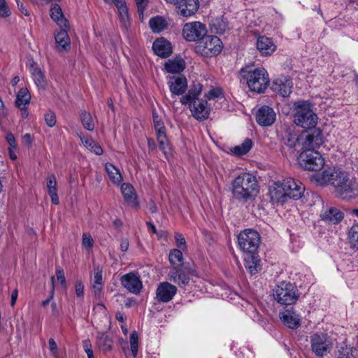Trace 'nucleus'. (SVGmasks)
Instances as JSON below:
<instances>
[{
	"label": "nucleus",
	"mask_w": 358,
	"mask_h": 358,
	"mask_svg": "<svg viewBox=\"0 0 358 358\" xmlns=\"http://www.w3.org/2000/svg\"><path fill=\"white\" fill-rule=\"evenodd\" d=\"M30 71L36 86L38 88L44 89L46 86L45 78L38 65L35 63L31 64L30 66Z\"/></svg>",
	"instance_id": "7c9ffc66"
},
{
	"label": "nucleus",
	"mask_w": 358,
	"mask_h": 358,
	"mask_svg": "<svg viewBox=\"0 0 358 358\" xmlns=\"http://www.w3.org/2000/svg\"><path fill=\"white\" fill-rule=\"evenodd\" d=\"M47 187L48 189V194L57 192V181L55 176L53 174H50L47 178Z\"/></svg>",
	"instance_id": "c03bdc74"
},
{
	"label": "nucleus",
	"mask_w": 358,
	"mask_h": 358,
	"mask_svg": "<svg viewBox=\"0 0 358 358\" xmlns=\"http://www.w3.org/2000/svg\"><path fill=\"white\" fill-rule=\"evenodd\" d=\"M122 285L129 292L138 294L143 288L140 277L134 272L122 275L120 278Z\"/></svg>",
	"instance_id": "4468645a"
},
{
	"label": "nucleus",
	"mask_w": 358,
	"mask_h": 358,
	"mask_svg": "<svg viewBox=\"0 0 358 358\" xmlns=\"http://www.w3.org/2000/svg\"><path fill=\"white\" fill-rule=\"evenodd\" d=\"M81 140L85 146L92 152H94L97 155H101L103 154V149L97 142L94 141L92 138H86L85 140L81 138Z\"/></svg>",
	"instance_id": "58836bf2"
},
{
	"label": "nucleus",
	"mask_w": 358,
	"mask_h": 358,
	"mask_svg": "<svg viewBox=\"0 0 358 358\" xmlns=\"http://www.w3.org/2000/svg\"><path fill=\"white\" fill-rule=\"evenodd\" d=\"M280 319L289 329H296L301 326V318L292 309L285 310L281 314Z\"/></svg>",
	"instance_id": "393cba45"
},
{
	"label": "nucleus",
	"mask_w": 358,
	"mask_h": 358,
	"mask_svg": "<svg viewBox=\"0 0 358 358\" xmlns=\"http://www.w3.org/2000/svg\"><path fill=\"white\" fill-rule=\"evenodd\" d=\"M207 34L206 26L200 22L187 23L182 29L183 37L187 41L199 42Z\"/></svg>",
	"instance_id": "f8f14e48"
},
{
	"label": "nucleus",
	"mask_w": 358,
	"mask_h": 358,
	"mask_svg": "<svg viewBox=\"0 0 358 358\" xmlns=\"http://www.w3.org/2000/svg\"><path fill=\"white\" fill-rule=\"evenodd\" d=\"M121 192L127 203L131 207L138 206L137 197L134 187L127 183H124L121 186Z\"/></svg>",
	"instance_id": "c85d7f7f"
},
{
	"label": "nucleus",
	"mask_w": 358,
	"mask_h": 358,
	"mask_svg": "<svg viewBox=\"0 0 358 358\" xmlns=\"http://www.w3.org/2000/svg\"><path fill=\"white\" fill-rule=\"evenodd\" d=\"M259 259L255 254H248L247 257H245V266L247 271L251 274H256L260 269Z\"/></svg>",
	"instance_id": "2f4dec72"
},
{
	"label": "nucleus",
	"mask_w": 358,
	"mask_h": 358,
	"mask_svg": "<svg viewBox=\"0 0 358 358\" xmlns=\"http://www.w3.org/2000/svg\"><path fill=\"white\" fill-rule=\"evenodd\" d=\"M56 275H57V280H59L61 285L65 288L66 287V282L64 272L61 267H57Z\"/></svg>",
	"instance_id": "8fccbe9b"
},
{
	"label": "nucleus",
	"mask_w": 358,
	"mask_h": 358,
	"mask_svg": "<svg viewBox=\"0 0 358 358\" xmlns=\"http://www.w3.org/2000/svg\"><path fill=\"white\" fill-rule=\"evenodd\" d=\"M260 235L253 229H247L238 236V245L242 251L248 254H255L260 244Z\"/></svg>",
	"instance_id": "1a4fd4ad"
},
{
	"label": "nucleus",
	"mask_w": 358,
	"mask_h": 358,
	"mask_svg": "<svg viewBox=\"0 0 358 358\" xmlns=\"http://www.w3.org/2000/svg\"><path fill=\"white\" fill-rule=\"evenodd\" d=\"M221 94V92L220 90L218 89H212L210 90L208 93V99H211V98H217V97H219V96Z\"/></svg>",
	"instance_id": "680f3d73"
},
{
	"label": "nucleus",
	"mask_w": 358,
	"mask_h": 358,
	"mask_svg": "<svg viewBox=\"0 0 358 358\" xmlns=\"http://www.w3.org/2000/svg\"><path fill=\"white\" fill-rule=\"evenodd\" d=\"M110 2L116 5L122 20L128 18V10L124 0H111Z\"/></svg>",
	"instance_id": "79ce46f5"
},
{
	"label": "nucleus",
	"mask_w": 358,
	"mask_h": 358,
	"mask_svg": "<svg viewBox=\"0 0 358 358\" xmlns=\"http://www.w3.org/2000/svg\"><path fill=\"white\" fill-rule=\"evenodd\" d=\"M93 283L103 284L102 271L100 270L99 268H97L94 271V282Z\"/></svg>",
	"instance_id": "13d9d810"
},
{
	"label": "nucleus",
	"mask_w": 358,
	"mask_h": 358,
	"mask_svg": "<svg viewBox=\"0 0 358 358\" xmlns=\"http://www.w3.org/2000/svg\"><path fill=\"white\" fill-rule=\"evenodd\" d=\"M68 28H61L55 36L57 49L59 51L68 50L71 48V41L67 33Z\"/></svg>",
	"instance_id": "a878e982"
},
{
	"label": "nucleus",
	"mask_w": 358,
	"mask_h": 358,
	"mask_svg": "<svg viewBox=\"0 0 358 358\" xmlns=\"http://www.w3.org/2000/svg\"><path fill=\"white\" fill-rule=\"evenodd\" d=\"M295 113L294 123L304 129L315 127L317 123V116L311 108L308 101H299L294 103Z\"/></svg>",
	"instance_id": "39448f33"
},
{
	"label": "nucleus",
	"mask_w": 358,
	"mask_h": 358,
	"mask_svg": "<svg viewBox=\"0 0 358 358\" xmlns=\"http://www.w3.org/2000/svg\"><path fill=\"white\" fill-rule=\"evenodd\" d=\"M129 342L132 355L134 357H136L138 350V336L136 331H133L131 333Z\"/></svg>",
	"instance_id": "37998d69"
},
{
	"label": "nucleus",
	"mask_w": 358,
	"mask_h": 358,
	"mask_svg": "<svg viewBox=\"0 0 358 358\" xmlns=\"http://www.w3.org/2000/svg\"><path fill=\"white\" fill-rule=\"evenodd\" d=\"M275 117L276 114L272 108L263 106L257 111L256 121L260 126L268 127L274 123Z\"/></svg>",
	"instance_id": "f3484780"
},
{
	"label": "nucleus",
	"mask_w": 358,
	"mask_h": 358,
	"mask_svg": "<svg viewBox=\"0 0 358 358\" xmlns=\"http://www.w3.org/2000/svg\"><path fill=\"white\" fill-rule=\"evenodd\" d=\"M176 6L178 14L183 17L194 15L199 6V0H181Z\"/></svg>",
	"instance_id": "6ab92c4d"
},
{
	"label": "nucleus",
	"mask_w": 358,
	"mask_h": 358,
	"mask_svg": "<svg viewBox=\"0 0 358 358\" xmlns=\"http://www.w3.org/2000/svg\"><path fill=\"white\" fill-rule=\"evenodd\" d=\"M202 91V85L194 83L188 93L182 96L180 102L189 105L192 116L199 120H206L209 117L210 109L207 106V101L199 99Z\"/></svg>",
	"instance_id": "7ed1b4c3"
},
{
	"label": "nucleus",
	"mask_w": 358,
	"mask_h": 358,
	"mask_svg": "<svg viewBox=\"0 0 358 358\" xmlns=\"http://www.w3.org/2000/svg\"><path fill=\"white\" fill-rule=\"evenodd\" d=\"M252 145V140L250 138H246L240 145L234 147L231 150L236 155L241 156L248 153L251 149Z\"/></svg>",
	"instance_id": "e433bc0d"
},
{
	"label": "nucleus",
	"mask_w": 358,
	"mask_h": 358,
	"mask_svg": "<svg viewBox=\"0 0 358 358\" xmlns=\"http://www.w3.org/2000/svg\"><path fill=\"white\" fill-rule=\"evenodd\" d=\"M180 249H173L170 251L169 259L172 265L175 266H183V256Z\"/></svg>",
	"instance_id": "4c0bfd02"
},
{
	"label": "nucleus",
	"mask_w": 358,
	"mask_h": 358,
	"mask_svg": "<svg viewBox=\"0 0 358 358\" xmlns=\"http://www.w3.org/2000/svg\"><path fill=\"white\" fill-rule=\"evenodd\" d=\"M241 80H245L252 92L261 94L268 87L270 79L264 68L245 66L240 70Z\"/></svg>",
	"instance_id": "20e7f679"
},
{
	"label": "nucleus",
	"mask_w": 358,
	"mask_h": 358,
	"mask_svg": "<svg viewBox=\"0 0 358 358\" xmlns=\"http://www.w3.org/2000/svg\"><path fill=\"white\" fill-rule=\"evenodd\" d=\"M282 182L289 199L298 200L302 197L305 187L300 181L288 178L282 180Z\"/></svg>",
	"instance_id": "ddd939ff"
},
{
	"label": "nucleus",
	"mask_w": 358,
	"mask_h": 358,
	"mask_svg": "<svg viewBox=\"0 0 358 358\" xmlns=\"http://www.w3.org/2000/svg\"><path fill=\"white\" fill-rule=\"evenodd\" d=\"M293 83L290 78L287 76H280L273 80L271 89L283 97H287L292 93Z\"/></svg>",
	"instance_id": "2eb2a0df"
},
{
	"label": "nucleus",
	"mask_w": 358,
	"mask_h": 358,
	"mask_svg": "<svg viewBox=\"0 0 358 358\" xmlns=\"http://www.w3.org/2000/svg\"><path fill=\"white\" fill-rule=\"evenodd\" d=\"M129 241L128 239L127 238H124V239H122L121 241V243H120V249L122 252H126L127 251L128 248H129Z\"/></svg>",
	"instance_id": "69168bd1"
},
{
	"label": "nucleus",
	"mask_w": 358,
	"mask_h": 358,
	"mask_svg": "<svg viewBox=\"0 0 358 358\" xmlns=\"http://www.w3.org/2000/svg\"><path fill=\"white\" fill-rule=\"evenodd\" d=\"M152 117L155 128L158 127V124H164L155 111L152 112Z\"/></svg>",
	"instance_id": "0e129e2a"
},
{
	"label": "nucleus",
	"mask_w": 358,
	"mask_h": 358,
	"mask_svg": "<svg viewBox=\"0 0 358 358\" xmlns=\"http://www.w3.org/2000/svg\"><path fill=\"white\" fill-rule=\"evenodd\" d=\"M348 236L352 246L358 249V224H355L350 227Z\"/></svg>",
	"instance_id": "ea45409f"
},
{
	"label": "nucleus",
	"mask_w": 358,
	"mask_h": 358,
	"mask_svg": "<svg viewBox=\"0 0 358 358\" xmlns=\"http://www.w3.org/2000/svg\"><path fill=\"white\" fill-rule=\"evenodd\" d=\"M31 94L27 88H21L16 96L15 106L21 110H26L30 103Z\"/></svg>",
	"instance_id": "c756f323"
},
{
	"label": "nucleus",
	"mask_w": 358,
	"mask_h": 358,
	"mask_svg": "<svg viewBox=\"0 0 358 358\" xmlns=\"http://www.w3.org/2000/svg\"><path fill=\"white\" fill-rule=\"evenodd\" d=\"M17 295H18V291H17V289H15L13 292H12V294H11V300H10V305L11 306H14L15 303H16V301H17Z\"/></svg>",
	"instance_id": "338daca9"
},
{
	"label": "nucleus",
	"mask_w": 358,
	"mask_h": 358,
	"mask_svg": "<svg viewBox=\"0 0 358 358\" xmlns=\"http://www.w3.org/2000/svg\"><path fill=\"white\" fill-rule=\"evenodd\" d=\"M316 180L322 185L329 184L334 186L336 194L343 199H350L358 195L355 182L345 172L329 169L317 175Z\"/></svg>",
	"instance_id": "f257e3e1"
},
{
	"label": "nucleus",
	"mask_w": 358,
	"mask_h": 358,
	"mask_svg": "<svg viewBox=\"0 0 358 358\" xmlns=\"http://www.w3.org/2000/svg\"><path fill=\"white\" fill-rule=\"evenodd\" d=\"M300 166L307 171H317L324 165V159L314 149L303 150L298 157Z\"/></svg>",
	"instance_id": "0eeeda50"
},
{
	"label": "nucleus",
	"mask_w": 358,
	"mask_h": 358,
	"mask_svg": "<svg viewBox=\"0 0 358 358\" xmlns=\"http://www.w3.org/2000/svg\"><path fill=\"white\" fill-rule=\"evenodd\" d=\"M82 245L87 250H92L94 245V241L89 233H84L82 236Z\"/></svg>",
	"instance_id": "a18cd8bd"
},
{
	"label": "nucleus",
	"mask_w": 358,
	"mask_h": 358,
	"mask_svg": "<svg viewBox=\"0 0 358 358\" xmlns=\"http://www.w3.org/2000/svg\"><path fill=\"white\" fill-rule=\"evenodd\" d=\"M76 294L78 297H82L84 294V285L80 280H78L75 285Z\"/></svg>",
	"instance_id": "5fc2aeb1"
},
{
	"label": "nucleus",
	"mask_w": 358,
	"mask_h": 358,
	"mask_svg": "<svg viewBox=\"0 0 358 358\" xmlns=\"http://www.w3.org/2000/svg\"><path fill=\"white\" fill-rule=\"evenodd\" d=\"M17 4V7L20 12L24 14L26 16L29 15V11L27 10V8L24 6L23 3L20 0H15Z\"/></svg>",
	"instance_id": "e2e57ef3"
},
{
	"label": "nucleus",
	"mask_w": 358,
	"mask_h": 358,
	"mask_svg": "<svg viewBox=\"0 0 358 358\" xmlns=\"http://www.w3.org/2000/svg\"><path fill=\"white\" fill-rule=\"evenodd\" d=\"M159 149L166 155L170 151V146L166 136L157 138Z\"/></svg>",
	"instance_id": "49530a36"
},
{
	"label": "nucleus",
	"mask_w": 358,
	"mask_h": 358,
	"mask_svg": "<svg viewBox=\"0 0 358 358\" xmlns=\"http://www.w3.org/2000/svg\"><path fill=\"white\" fill-rule=\"evenodd\" d=\"M96 344L103 351H109L112 349L113 341L106 334H101L97 336Z\"/></svg>",
	"instance_id": "c9c22d12"
},
{
	"label": "nucleus",
	"mask_w": 358,
	"mask_h": 358,
	"mask_svg": "<svg viewBox=\"0 0 358 358\" xmlns=\"http://www.w3.org/2000/svg\"><path fill=\"white\" fill-rule=\"evenodd\" d=\"M50 350L53 356L57 355L58 348L55 341L53 338H50L48 341Z\"/></svg>",
	"instance_id": "6e6d98bb"
},
{
	"label": "nucleus",
	"mask_w": 358,
	"mask_h": 358,
	"mask_svg": "<svg viewBox=\"0 0 358 358\" xmlns=\"http://www.w3.org/2000/svg\"><path fill=\"white\" fill-rule=\"evenodd\" d=\"M310 346L313 352L320 358H322L331 350V343L325 334H314L310 336Z\"/></svg>",
	"instance_id": "9b49d317"
},
{
	"label": "nucleus",
	"mask_w": 358,
	"mask_h": 358,
	"mask_svg": "<svg viewBox=\"0 0 358 358\" xmlns=\"http://www.w3.org/2000/svg\"><path fill=\"white\" fill-rule=\"evenodd\" d=\"M103 288V284L93 283L92 292L96 296H99Z\"/></svg>",
	"instance_id": "052dcab7"
},
{
	"label": "nucleus",
	"mask_w": 358,
	"mask_h": 358,
	"mask_svg": "<svg viewBox=\"0 0 358 358\" xmlns=\"http://www.w3.org/2000/svg\"><path fill=\"white\" fill-rule=\"evenodd\" d=\"M105 169L112 182L119 184L122 182V175L120 171L113 164L108 162L106 163L105 164Z\"/></svg>",
	"instance_id": "72a5a7b5"
},
{
	"label": "nucleus",
	"mask_w": 358,
	"mask_h": 358,
	"mask_svg": "<svg viewBox=\"0 0 358 358\" xmlns=\"http://www.w3.org/2000/svg\"><path fill=\"white\" fill-rule=\"evenodd\" d=\"M302 133L300 136V144L303 150L319 148L323 143L322 131L318 128L308 129Z\"/></svg>",
	"instance_id": "9d476101"
},
{
	"label": "nucleus",
	"mask_w": 358,
	"mask_h": 358,
	"mask_svg": "<svg viewBox=\"0 0 358 358\" xmlns=\"http://www.w3.org/2000/svg\"><path fill=\"white\" fill-rule=\"evenodd\" d=\"M149 25L150 29L152 30L155 33H159L164 30L168 24L166 21V20L161 16H156L154 17H152L149 20Z\"/></svg>",
	"instance_id": "473e14b6"
},
{
	"label": "nucleus",
	"mask_w": 358,
	"mask_h": 358,
	"mask_svg": "<svg viewBox=\"0 0 358 358\" xmlns=\"http://www.w3.org/2000/svg\"><path fill=\"white\" fill-rule=\"evenodd\" d=\"M6 138V141H7L8 143L10 145V146L13 149H16L17 144H16V141H15V138L14 136L11 133H9V134H7Z\"/></svg>",
	"instance_id": "bf43d9fd"
},
{
	"label": "nucleus",
	"mask_w": 358,
	"mask_h": 358,
	"mask_svg": "<svg viewBox=\"0 0 358 358\" xmlns=\"http://www.w3.org/2000/svg\"><path fill=\"white\" fill-rule=\"evenodd\" d=\"M10 15V10L6 5L5 0H0V17H5Z\"/></svg>",
	"instance_id": "3c124183"
},
{
	"label": "nucleus",
	"mask_w": 358,
	"mask_h": 358,
	"mask_svg": "<svg viewBox=\"0 0 358 358\" xmlns=\"http://www.w3.org/2000/svg\"><path fill=\"white\" fill-rule=\"evenodd\" d=\"M50 17L60 28H69V22L64 17L62 8L57 3L51 6Z\"/></svg>",
	"instance_id": "cd10ccee"
},
{
	"label": "nucleus",
	"mask_w": 358,
	"mask_h": 358,
	"mask_svg": "<svg viewBox=\"0 0 358 358\" xmlns=\"http://www.w3.org/2000/svg\"><path fill=\"white\" fill-rule=\"evenodd\" d=\"M337 358H354L352 354V350L348 348H342L341 350H339Z\"/></svg>",
	"instance_id": "864d4df0"
},
{
	"label": "nucleus",
	"mask_w": 358,
	"mask_h": 358,
	"mask_svg": "<svg viewBox=\"0 0 358 358\" xmlns=\"http://www.w3.org/2000/svg\"><path fill=\"white\" fill-rule=\"evenodd\" d=\"M154 52L162 58H166L172 52L171 43L164 38L156 39L152 44Z\"/></svg>",
	"instance_id": "5701e85b"
},
{
	"label": "nucleus",
	"mask_w": 358,
	"mask_h": 358,
	"mask_svg": "<svg viewBox=\"0 0 358 358\" xmlns=\"http://www.w3.org/2000/svg\"><path fill=\"white\" fill-rule=\"evenodd\" d=\"M232 194L239 201L247 202L253 200L259 192L258 182L253 175L243 173L232 182Z\"/></svg>",
	"instance_id": "f03ea898"
},
{
	"label": "nucleus",
	"mask_w": 358,
	"mask_h": 358,
	"mask_svg": "<svg viewBox=\"0 0 358 358\" xmlns=\"http://www.w3.org/2000/svg\"><path fill=\"white\" fill-rule=\"evenodd\" d=\"M166 70L172 73H179L184 69V61L180 60H169L165 64Z\"/></svg>",
	"instance_id": "f704fd0d"
},
{
	"label": "nucleus",
	"mask_w": 358,
	"mask_h": 358,
	"mask_svg": "<svg viewBox=\"0 0 358 358\" xmlns=\"http://www.w3.org/2000/svg\"><path fill=\"white\" fill-rule=\"evenodd\" d=\"M168 85L172 95H182L187 87L186 78L182 76L171 77Z\"/></svg>",
	"instance_id": "412c9836"
},
{
	"label": "nucleus",
	"mask_w": 358,
	"mask_h": 358,
	"mask_svg": "<svg viewBox=\"0 0 358 358\" xmlns=\"http://www.w3.org/2000/svg\"><path fill=\"white\" fill-rule=\"evenodd\" d=\"M45 121L48 127H54L57 122L55 113L50 110L47 112L45 114Z\"/></svg>",
	"instance_id": "de8ad7c7"
},
{
	"label": "nucleus",
	"mask_w": 358,
	"mask_h": 358,
	"mask_svg": "<svg viewBox=\"0 0 358 358\" xmlns=\"http://www.w3.org/2000/svg\"><path fill=\"white\" fill-rule=\"evenodd\" d=\"M81 121L85 129L92 131L94 129V120L90 113L86 111L82 112Z\"/></svg>",
	"instance_id": "a19ab883"
},
{
	"label": "nucleus",
	"mask_w": 358,
	"mask_h": 358,
	"mask_svg": "<svg viewBox=\"0 0 358 358\" xmlns=\"http://www.w3.org/2000/svg\"><path fill=\"white\" fill-rule=\"evenodd\" d=\"M175 239L178 248L182 250H185L187 248L186 243L184 236L182 234L175 233Z\"/></svg>",
	"instance_id": "09e8293b"
},
{
	"label": "nucleus",
	"mask_w": 358,
	"mask_h": 358,
	"mask_svg": "<svg viewBox=\"0 0 358 358\" xmlns=\"http://www.w3.org/2000/svg\"><path fill=\"white\" fill-rule=\"evenodd\" d=\"M273 296L282 305H292L299 297L297 287L289 282H280L273 289Z\"/></svg>",
	"instance_id": "423d86ee"
},
{
	"label": "nucleus",
	"mask_w": 358,
	"mask_h": 358,
	"mask_svg": "<svg viewBox=\"0 0 358 358\" xmlns=\"http://www.w3.org/2000/svg\"><path fill=\"white\" fill-rule=\"evenodd\" d=\"M176 292L177 288L175 285L163 282L159 283L156 289V298L160 302L168 303L173 299Z\"/></svg>",
	"instance_id": "dca6fc26"
},
{
	"label": "nucleus",
	"mask_w": 358,
	"mask_h": 358,
	"mask_svg": "<svg viewBox=\"0 0 358 358\" xmlns=\"http://www.w3.org/2000/svg\"><path fill=\"white\" fill-rule=\"evenodd\" d=\"M257 48L262 55H269L275 50L271 38L266 36H259L257 41Z\"/></svg>",
	"instance_id": "bb28decb"
},
{
	"label": "nucleus",
	"mask_w": 358,
	"mask_h": 358,
	"mask_svg": "<svg viewBox=\"0 0 358 358\" xmlns=\"http://www.w3.org/2000/svg\"><path fill=\"white\" fill-rule=\"evenodd\" d=\"M270 199L273 203L283 204L289 199L285 192L282 182H274L269 189Z\"/></svg>",
	"instance_id": "a211bd4d"
},
{
	"label": "nucleus",
	"mask_w": 358,
	"mask_h": 358,
	"mask_svg": "<svg viewBox=\"0 0 358 358\" xmlns=\"http://www.w3.org/2000/svg\"><path fill=\"white\" fill-rule=\"evenodd\" d=\"M169 277L171 281L177 283L180 287H185L189 282V271L180 266H174L170 271Z\"/></svg>",
	"instance_id": "aec40b11"
},
{
	"label": "nucleus",
	"mask_w": 358,
	"mask_h": 358,
	"mask_svg": "<svg viewBox=\"0 0 358 358\" xmlns=\"http://www.w3.org/2000/svg\"><path fill=\"white\" fill-rule=\"evenodd\" d=\"M49 195L51 198L52 203L55 205H58L59 203V200L57 192L49 194Z\"/></svg>",
	"instance_id": "774afa93"
},
{
	"label": "nucleus",
	"mask_w": 358,
	"mask_h": 358,
	"mask_svg": "<svg viewBox=\"0 0 358 358\" xmlns=\"http://www.w3.org/2000/svg\"><path fill=\"white\" fill-rule=\"evenodd\" d=\"M343 217V213L337 208L333 206L327 207L320 214L322 220L333 224L341 222Z\"/></svg>",
	"instance_id": "4be33fe9"
},
{
	"label": "nucleus",
	"mask_w": 358,
	"mask_h": 358,
	"mask_svg": "<svg viewBox=\"0 0 358 358\" xmlns=\"http://www.w3.org/2000/svg\"><path fill=\"white\" fill-rule=\"evenodd\" d=\"M148 0H136L138 12L139 15H143V11L148 6Z\"/></svg>",
	"instance_id": "603ef678"
},
{
	"label": "nucleus",
	"mask_w": 358,
	"mask_h": 358,
	"mask_svg": "<svg viewBox=\"0 0 358 358\" xmlns=\"http://www.w3.org/2000/svg\"><path fill=\"white\" fill-rule=\"evenodd\" d=\"M222 48V43L217 36L206 35L197 43L195 51L202 56L213 57L220 54Z\"/></svg>",
	"instance_id": "6e6552de"
},
{
	"label": "nucleus",
	"mask_w": 358,
	"mask_h": 358,
	"mask_svg": "<svg viewBox=\"0 0 358 358\" xmlns=\"http://www.w3.org/2000/svg\"><path fill=\"white\" fill-rule=\"evenodd\" d=\"M282 141L290 148H294L297 142L300 143V137L296 131L295 126H285L282 134Z\"/></svg>",
	"instance_id": "b1692460"
},
{
	"label": "nucleus",
	"mask_w": 358,
	"mask_h": 358,
	"mask_svg": "<svg viewBox=\"0 0 358 358\" xmlns=\"http://www.w3.org/2000/svg\"><path fill=\"white\" fill-rule=\"evenodd\" d=\"M157 134V138H162V136H166L165 132V127L164 124H158V127L155 128Z\"/></svg>",
	"instance_id": "4d7b16f0"
}]
</instances>
